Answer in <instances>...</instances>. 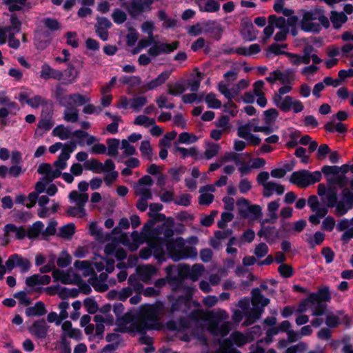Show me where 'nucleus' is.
I'll return each mask as SVG.
<instances>
[{
    "label": "nucleus",
    "instance_id": "nucleus-1",
    "mask_svg": "<svg viewBox=\"0 0 353 353\" xmlns=\"http://www.w3.org/2000/svg\"><path fill=\"white\" fill-rule=\"evenodd\" d=\"M184 294L174 297L172 295L168 296V300L171 303L168 311L170 316H173L176 312H181L188 315L192 307H197L199 303L193 299L194 289L189 286L183 288Z\"/></svg>",
    "mask_w": 353,
    "mask_h": 353
},
{
    "label": "nucleus",
    "instance_id": "nucleus-2",
    "mask_svg": "<svg viewBox=\"0 0 353 353\" xmlns=\"http://www.w3.org/2000/svg\"><path fill=\"white\" fill-rule=\"evenodd\" d=\"M251 294L252 304L254 309L246 314L247 317L245 321L246 325H252L260 319L263 312L264 307L270 302V299L265 297L261 294L260 288H253L251 291Z\"/></svg>",
    "mask_w": 353,
    "mask_h": 353
},
{
    "label": "nucleus",
    "instance_id": "nucleus-3",
    "mask_svg": "<svg viewBox=\"0 0 353 353\" xmlns=\"http://www.w3.org/2000/svg\"><path fill=\"white\" fill-rule=\"evenodd\" d=\"M204 319V312L201 309H194L186 315L180 316L177 321L170 320L166 322V328L172 332L180 330H187L190 327L191 323H198Z\"/></svg>",
    "mask_w": 353,
    "mask_h": 353
},
{
    "label": "nucleus",
    "instance_id": "nucleus-4",
    "mask_svg": "<svg viewBox=\"0 0 353 353\" xmlns=\"http://www.w3.org/2000/svg\"><path fill=\"white\" fill-rule=\"evenodd\" d=\"M137 332H145L147 330H159V323L157 308L149 305L143 316L133 324Z\"/></svg>",
    "mask_w": 353,
    "mask_h": 353
},
{
    "label": "nucleus",
    "instance_id": "nucleus-5",
    "mask_svg": "<svg viewBox=\"0 0 353 353\" xmlns=\"http://www.w3.org/2000/svg\"><path fill=\"white\" fill-rule=\"evenodd\" d=\"M321 179V172L314 171L310 172L307 170H300L292 172L290 178L292 184L301 188H305L311 185L319 182Z\"/></svg>",
    "mask_w": 353,
    "mask_h": 353
},
{
    "label": "nucleus",
    "instance_id": "nucleus-6",
    "mask_svg": "<svg viewBox=\"0 0 353 353\" xmlns=\"http://www.w3.org/2000/svg\"><path fill=\"white\" fill-rule=\"evenodd\" d=\"M176 271L174 265H170L165 268L168 283L172 286L173 291H177L185 287L183 285V280L190 277V265L185 264L177 269V275H174Z\"/></svg>",
    "mask_w": 353,
    "mask_h": 353
},
{
    "label": "nucleus",
    "instance_id": "nucleus-7",
    "mask_svg": "<svg viewBox=\"0 0 353 353\" xmlns=\"http://www.w3.org/2000/svg\"><path fill=\"white\" fill-rule=\"evenodd\" d=\"M236 203L239 206V214L241 217L246 219L249 214L253 216L254 219H258L261 216L262 212L260 205L256 204L250 205L249 201L243 197L238 199Z\"/></svg>",
    "mask_w": 353,
    "mask_h": 353
},
{
    "label": "nucleus",
    "instance_id": "nucleus-8",
    "mask_svg": "<svg viewBox=\"0 0 353 353\" xmlns=\"http://www.w3.org/2000/svg\"><path fill=\"white\" fill-rule=\"evenodd\" d=\"M6 265L7 266L8 272L9 273L11 272L15 267L20 268L21 272L25 273L27 272L31 267L30 261L18 254H11L6 261Z\"/></svg>",
    "mask_w": 353,
    "mask_h": 353
},
{
    "label": "nucleus",
    "instance_id": "nucleus-9",
    "mask_svg": "<svg viewBox=\"0 0 353 353\" xmlns=\"http://www.w3.org/2000/svg\"><path fill=\"white\" fill-rule=\"evenodd\" d=\"M153 0H132L129 7L127 8L130 16L135 19L146 10H150Z\"/></svg>",
    "mask_w": 353,
    "mask_h": 353
},
{
    "label": "nucleus",
    "instance_id": "nucleus-10",
    "mask_svg": "<svg viewBox=\"0 0 353 353\" xmlns=\"http://www.w3.org/2000/svg\"><path fill=\"white\" fill-rule=\"evenodd\" d=\"M154 45L149 48L148 53L149 55L156 57L162 53L169 54L177 49L179 42L175 41L172 43H157L154 41Z\"/></svg>",
    "mask_w": 353,
    "mask_h": 353
},
{
    "label": "nucleus",
    "instance_id": "nucleus-11",
    "mask_svg": "<svg viewBox=\"0 0 353 353\" xmlns=\"http://www.w3.org/2000/svg\"><path fill=\"white\" fill-rule=\"evenodd\" d=\"M331 299L330 288L323 286L319 288L316 292L310 293L306 298V301H309L311 305H314L315 303L330 302Z\"/></svg>",
    "mask_w": 353,
    "mask_h": 353
},
{
    "label": "nucleus",
    "instance_id": "nucleus-12",
    "mask_svg": "<svg viewBox=\"0 0 353 353\" xmlns=\"http://www.w3.org/2000/svg\"><path fill=\"white\" fill-rule=\"evenodd\" d=\"M171 71L165 70L160 73L156 78L151 80L148 83L143 84L141 86L140 90L141 93L146 92L148 90H152L157 88L162 85L170 78Z\"/></svg>",
    "mask_w": 353,
    "mask_h": 353
},
{
    "label": "nucleus",
    "instance_id": "nucleus-13",
    "mask_svg": "<svg viewBox=\"0 0 353 353\" xmlns=\"http://www.w3.org/2000/svg\"><path fill=\"white\" fill-rule=\"evenodd\" d=\"M49 330V325L46 321L42 319L34 321L32 325L28 327L29 332L37 339H46Z\"/></svg>",
    "mask_w": 353,
    "mask_h": 353
},
{
    "label": "nucleus",
    "instance_id": "nucleus-14",
    "mask_svg": "<svg viewBox=\"0 0 353 353\" xmlns=\"http://www.w3.org/2000/svg\"><path fill=\"white\" fill-rule=\"evenodd\" d=\"M168 256L173 261L176 262V256L179 254L181 248L184 245L183 237L178 236L165 243Z\"/></svg>",
    "mask_w": 353,
    "mask_h": 353
},
{
    "label": "nucleus",
    "instance_id": "nucleus-15",
    "mask_svg": "<svg viewBox=\"0 0 353 353\" xmlns=\"http://www.w3.org/2000/svg\"><path fill=\"white\" fill-rule=\"evenodd\" d=\"M203 33L210 34L211 37L218 41L222 37L223 29L215 20H208L203 23Z\"/></svg>",
    "mask_w": 353,
    "mask_h": 353
},
{
    "label": "nucleus",
    "instance_id": "nucleus-16",
    "mask_svg": "<svg viewBox=\"0 0 353 353\" xmlns=\"http://www.w3.org/2000/svg\"><path fill=\"white\" fill-rule=\"evenodd\" d=\"M167 223L168 224V225H166L165 223H163L162 226L159 227L156 230L157 234L161 233L163 234V236H157V238L159 239V241H163L165 243L171 239H174L173 236L174 234V232L172 228L174 224L173 218L168 217L167 219Z\"/></svg>",
    "mask_w": 353,
    "mask_h": 353
},
{
    "label": "nucleus",
    "instance_id": "nucleus-17",
    "mask_svg": "<svg viewBox=\"0 0 353 353\" xmlns=\"http://www.w3.org/2000/svg\"><path fill=\"white\" fill-rule=\"evenodd\" d=\"M40 78L46 81L50 79L61 81L63 78V71L52 68L50 65L45 63L41 65Z\"/></svg>",
    "mask_w": 353,
    "mask_h": 353
},
{
    "label": "nucleus",
    "instance_id": "nucleus-18",
    "mask_svg": "<svg viewBox=\"0 0 353 353\" xmlns=\"http://www.w3.org/2000/svg\"><path fill=\"white\" fill-rule=\"evenodd\" d=\"M148 245L152 250V256L157 260L158 263H161L165 261V242L161 241L155 237L148 243Z\"/></svg>",
    "mask_w": 353,
    "mask_h": 353
},
{
    "label": "nucleus",
    "instance_id": "nucleus-19",
    "mask_svg": "<svg viewBox=\"0 0 353 353\" xmlns=\"http://www.w3.org/2000/svg\"><path fill=\"white\" fill-rule=\"evenodd\" d=\"M69 199L71 202H76L77 207H79V211L82 212V215L85 214V204L87 203L89 199L88 193H78L76 190L70 192L69 194Z\"/></svg>",
    "mask_w": 353,
    "mask_h": 353
},
{
    "label": "nucleus",
    "instance_id": "nucleus-20",
    "mask_svg": "<svg viewBox=\"0 0 353 353\" xmlns=\"http://www.w3.org/2000/svg\"><path fill=\"white\" fill-rule=\"evenodd\" d=\"M67 89L63 88L61 84H58L52 90V97L58 101L59 105L68 107V105H71V103L68 101V95H65Z\"/></svg>",
    "mask_w": 353,
    "mask_h": 353
},
{
    "label": "nucleus",
    "instance_id": "nucleus-21",
    "mask_svg": "<svg viewBox=\"0 0 353 353\" xmlns=\"http://www.w3.org/2000/svg\"><path fill=\"white\" fill-rule=\"evenodd\" d=\"M51 281V277L49 275H40L38 274L28 276L26 279V284L30 288L37 285H48Z\"/></svg>",
    "mask_w": 353,
    "mask_h": 353
},
{
    "label": "nucleus",
    "instance_id": "nucleus-22",
    "mask_svg": "<svg viewBox=\"0 0 353 353\" xmlns=\"http://www.w3.org/2000/svg\"><path fill=\"white\" fill-rule=\"evenodd\" d=\"M27 104L34 109L39 108L40 105L43 107L50 106L51 109L54 106L52 101L43 98L40 95H35L34 97L27 99Z\"/></svg>",
    "mask_w": 353,
    "mask_h": 353
},
{
    "label": "nucleus",
    "instance_id": "nucleus-23",
    "mask_svg": "<svg viewBox=\"0 0 353 353\" xmlns=\"http://www.w3.org/2000/svg\"><path fill=\"white\" fill-rule=\"evenodd\" d=\"M46 312L45 304L41 301L37 302L32 307H28L25 311L27 316H41L46 314Z\"/></svg>",
    "mask_w": 353,
    "mask_h": 353
},
{
    "label": "nucleus",
    "instance_id": "nucleus-24",
    "mask_svg": "<svg viewBox=\"0 0 353 353\" xmlns=\"http://www.w3.org/2000/svg\"><path fill=\"white\" fill-rule=\"evenodd\" d=\"M197 250L195 247L185 245L184 242V245L181 248L179 254L176 256V261L187 259H194L197 256Z\"/></svg>",
    "mask_w": 353,
    "mask_h": 353
},
{
    "label": "nucleus",
    "instance_id": "nucleus-25",
    "mask_svg": "<svg viewBox=\"0 0 353 353\" xmlns=\"http://www.w3.org/2000/svg\"><path fill=\"white\" fill-rule=\"evenodd\" d=\"M275 221H272L271 219H265L263 220L261 224V229L258 231L257 235L262 238L263 237L268 242L270 239L271 236L273 234V232L275 230L274 226H265V223H274Z\"/></svg>",
    "mask_w": 353,
    "mask_h": 353
},
{
    "label": "nucleus",
    "instance_id": "nucleus-26",
    "mask_svg": "<svg viewBox=\"0 0 353 353\" xmlns=\"http://www.w3.org/2000/svg\"><path fill=\"white\" fill-rule=\"evenodd\" d=\"M330 19L334 29L340 28L348 19L344 12H339L335 10L331 11Z\"/></svg>",
    "mask_w": 353,
    "mask_h": 353
},
{
    "label": "nucleus",
    "instance_id": "nucleus-27",
    "mask_svg": "<svg viewBox=\"0 0 353 353\" xmlns=\"http://www.w3.org/2000/svg\"><path fill=\"white\" fill-rule=\"evenodd\" d=\"M3 4L8 6V10L11 12L21 11L26 6L28 8H31V3H28V0H3Z\"/></svg>",
    "mask_w": 353,
    "mask_h": 353
},
{
    "label": "nucleus",
    "instance_id": "nucleus-28",
    "mask_svg": "<svg viewBox=\"0 0 353 353\" xmlns=\"http://www.w3.org/2000/svg\"><path fill=\"white\" fill-rule=\"evenodd\" d=\"M157 269L152 265H143L137 269V273L143 281L150 280L152 276L157 274Z\"/></svg>",
    "mask_w": 353,
    "mask_h": 353
},
{
    "label": "nucleus",
    "instance_id": "nucleus-29",
    "mask_svg": "<svg viewBox=\"0 0 353 353\" xmlns=\"http://www.w3.org/2000/svg\"><path fill=\"white\" fill-rule=\"evenodd\" d=\"M6 233L15 232V237L18 240H22L27 236V230L23 226L17 227L14 224L8 223L4 226Z\"/></svg>",
    "mask_w": 353,
    "mask_h": 353
},
{
    "label": "nucleus",
    "instance_id": "nucleus-30",
    "mask_svg": "<svg viewBox=\"0 0 353 353\" xmlns=\"http://www.w3.org/2000/svg\"><path fill=\"white\" fill-rule=\"evenodd\" d=\"M63 77H65L63 83L65 84H72L75 83L79 77V72L75 69L74 66L69 63L68 68L63 72Z\"/></svg>",
    "mask_w": 353,
    "mask_h": 353
},
{
    "label": "nucleus",
    "instance_id": "nucleus-31",
    "mask_svg": "<svg viewBox=\"0 0 353 353\" xmlns=\"http://www.w3.org/2000/svg\"><path fill=\"white\" fill-rule=\"evenodd\" d=\"M83 165L85 170L92 171L94 173H101L106 171L103 164L95 159L86 161Z\"/></svg>",
    "mask_w": 353,
    "mask_h": 353
},
{
    "label": "nucleus",
    "instance_id": "nucleus-32",
    "mask_svg": "<svg viewBox=\"0 0 353 353\" xmlns=\"http://www.w3.org/2000/svg\"><path fill=\"white\" fill-rule=\"evenodd\" d=\"M324 129L330 133L337 132L339 134H345L347 131V126L341 122H338L335 125L333 121L327 122L324 125Z\"/></svg>",
    "mask_w": 353,
    "mask_h": 353
},
{
    "label": "nucleus",
    "instance_id": "nucleus-33",
    "mask_svg": "<svg viewBox=\"0 0 353 353\" xmlns=\"http://www.w3.org/2000/svg\"><path fill=\"white\" fill-rule=\"evenodd\" d=\"M44 225L40 221H37L34 222L28 230H27V237L29 239H35L39 237L41 234L43 229Z\"/></svg>",
    "mask_w": 353,
    "mask_h": 353
},
{
    "label": "nucleus",
    "instance_id": "nucleus-34",
    "mask_svg": "<svg viewBox=\"0 0 353 353\" xmlns=\"http://www.w3.org/2000/svg\"><path fill=\"white\" fill-rule=\"evenodd\" d=\"M77 148L76 143L74 141H70L65 143L62 148L61 152L59 155V158L64 161H67L70 157V154L73 152Z\"/></svg>",
    "mask_w": 353,
    "mask_h": 353
},
{
    "label": "nucleus",
    "instance_id": "nucleus-35",
    "mask_svg": "<svg viewBox=\"0 0 353 353\" xmlns=\"http://www.w3.org/2000/svg\"><path fill=\"white\" fill-rule=\"evenodd\" d=\"M63 112V119L67 122L75 123L79 120V110L75 107L68 105Z\"/></svg>",
    "mask_w": 353,
    "mask_h": 353
},
{
    "label": "nucleus",
    "instance_id": "nucleus-36",
    "mask_svg": "<svg viewBox=\"0 0 353 353\" xmlns=\"http://www.w3.org/2000/svg\"><path fill=\"white\" fill-rule=\"evenodd\" d=\"M326 199L327 200V206L329 208H334L336 205L338 201V192L336 186H328Z\"/></svg>",
    "mask_w": 353,
    "mask_h": 353
},
{
    "label": "nucleus",
    "instance_id": "nucleus-37",
    "mask_svg": "<svg viewBox=\"0 0 353 353\" xmlns=\"http://www.w3.org/2000/svg\"><path fill=\"white\" fill-rule=\"evenodd\" d=\"M52 134L53 136L58 137L61 140H66L72 135L70 130L62 124L56 126Z\"/></svg>",
    "mask_w": 353,
    "mask_h": 353
},
{
    "label": "nucleus",
    "instance_id": "nucleus-38",
    "mask_svg": "<svg viewBox=\"0 0 353 353\" xmlns=\"http://www.w3.org/2000/svg\"><path fill=\"white\" fill-rule=\"evenodd\" d=\"M167 86V92L172 96H178L183 93L186 90L183 82L179 81L175 82L173 85L171 83H168Z\"/></svg>",
    "mask_w": 353,
    "mask_h": 353
},
{
    "label": "nucleus",
    "instance_id": "nucleus-39",
    "mask_svg": "<svg viewBox=\"0 0 353 353\" xmlns=\"http://www.w3.org/2000/svg\"><path fill=\"white\" fill-rule=\"evenodd\" d=\"M108 145L107 154L110 157H116L119 152V140L116 138H109L106 140Z\"/></svg>",
    "mask_w": 353,
    "mask_h": 353
},
{
    "label": "nucleus",
    "instance_id": "nucleus-40",
    "mask_svg": "<svg viewBox=\"0 0 353 353\" xmlns=\"http://www.w3.org/2000/svg\"><path fill=\"white\" fill-rule=\"evenodd\" d=\"M42 22L45 28L52 32L61 30V24L57 19L47 17L43 19Z\"/></svg>",
    "mask_w": 353,
    "mask_h": 353
},
{
    "label": "nucleus",
    "instance_id": "nucleus-41",
    "mask_svg": "<svg viewBox=\"0 0 353 353\" xmlns=\"http://www.w3.org/2000/svg\"><path fill=\"white\" fill-rule=\"evenodd\" d=\"M301 28L306 32L319 33L321 30V26L317 23L301 21Z\"/></svg>",
    "mask_w": 353,
    "mask_h": 353
},
{
    "label": "nucleus",
    "instance_id": "nucleus-42",
    "mask_svg": "<svg viewBox=\"0 0 353 353\" xmlns=\"http://www.w3.org/2000/svg\"><path fill=\"white\" fill-rule=\"evenodd\" d=\"M10 25L7 26L6 30L12 32L14 30L16 33H19L21 30L22 23L18 18V16L15 13H12L10 15Z\"/></svg>",
    "mask_w": 353,
    "mask_h": 353
},
{
    "label": "nucleus",
    "instance_id": "nucleus-43",
    "mask_svg": "<svg viewBox=\"0 0 353 353\" xmlns=\"http://www.w3.org/2000/svg\"><path fill=\"white\" fill-rule=\"evenodd\" d=\"M325 239V234L322 232H316L313 237H309L307 242L310 248H314L316 245H321Z\"/></svg>",
    "mask_w": 353,
    "mask_h": 353
},
{
    "label": "nucleus",
    "instance_id": "nucleus-44",
    "mask_svg": "<svg viewBox=\"0 0 353 353\" xmlns=\"http://www.w3.org/2000/svg\"><path fill=\"white\" fill-rule=\"evenodd\" d=\"M279 112L275 108H270L263 112L264 115V123L265 124H273L277 117H279Z\"/></svg>",
    "mask_w": 353,
    "mask_h": 353
},
{
    "label": "nucleus",
    "instance_id": "nucleus-45",
    "mask_svg": "<svg viewBox=\"0 0 353 353\" xmlns=\"http://www.w3.org/2000/svg\"><path fill=\"white\" fill-rule=\"evenodd\" d=\"M75 232V225L72 223L66 224L59 228V235L65 239H70Z\"/></svg>",
    "mask_w": 353,
    "mask_h": 353
},
{
    "label": "nucleus",
    "instance_id": "nucleus-46",
    "mask_svg": "<svg viewBox=\"0 0 353 353\" xmlns=\"http://www.w3.org/2000/svg\"><path fill=\"white\" fill-rule=\"evenodd\" d=\"M67 98L71 104L74 103L77 106H81L90 101L89 99L79 93L69 94Z\"/></svg>",
    "mask_w": 353,
    "mask_h": 353
},
{
    "label": "nucleus",
    "instance_id": "nucleus-47",
    "mask_svg": "<svg viewBox=\"0 0 353 353\" xmlns=\"http://www.w3.org/2000/svg\"><path fill=\"white\" fill-rule=\"evenodd\" d=\"M268 21L270 23H272L281 30L288 28L287 26L286 19L283 17H278L275 14H272L269 16Z\"/></svg>",
    "mask_w": 353,
    "mask_h": 353
},
{
    "label": "nucleus",
    "instance_id": "nucleus-48",
    "mask_svg": "<svg viewBox=\"0 0 353 353\" xmlns=\"http://www.w3.org/2000/svg\"><path fill=\"white\" fill-rule=\"evenodd\" d=\"M84 306L88 314H94L99 310V305L97 301L92 297H88L84 299Z\"/></svg>",
    "mask_w": 353,
    "mask_h": 353
},
{
    "label": "nucleus",
    "instance_id": "nucleus-49",
    "mask_svg": "<svg viewBox=\"0 0 353 353\" xmlns=\"http://www.w3.org/2000/svg\"><path fill=\"white\" fill-rule=\"evenodd\" d=\"M205 101L209 108L219 109L221 107V101L216 99V95L213 92L208 94Z\"/></svg>",
    "mask_w": 353,
    "mask_h": 353
},
{
    "label": "nucleus",
    "instance_id": "nucleus-50",
    "mask_svg": "<svg viewBox=\"0 0 353 353\" xmlns=\"http://www.w3.org/2000/svg\"><path fill=\"white\" fill-rule=\"evenodd\" d=\"M52 276L54 280H59L63 284L72 283V281L70 279L69 274L64 271L56 270L53 272Z\"/></svg>",
    "mask_w": 353,
    "mask_h": 353
},
{
    "label": "nucleus",
    "instance_id": "nucleus-51",
    "mask_svg": "<svg viewBox=\"0 0 353 353\" xmlns=\"http://www.w3.org/2000/svg\"><path fill=\"white\" fill-rule=\"evenodd\" d=\"M287 45H279L276 43L271 44L268 46V48L266 50V57H270V54H273L274 55H280V54H284L285 53H288V52L283 51L281 50V48H286Z\"/></svg>",
    "mask_w": 353,
    "mask_h": 353
},
{
    "label": "nucleus",
    "instance_id": "nucleus-52",
    "mask_svg": "<svg viewBox=\"0 0 353 353\" xmlns=\"http://www.w3.org/2000/svg\"><path fill=\"white\" fill-rule=\"evenodd\" d=\"M71 256L65 251H63L57 259V265L59 268H64L68 267L71 263Z\"/></svg>",
    "mask_w": 353,
    "mask_h": 353
},
{
    "label": "nucleus",
    "instance_id": "nucleus-53",
    "mask_svg": "<svg viewBox=\"0 0 353 353\" xmlns=\"http://www.w3.org/2000/svg\"><path fill=\"white\" fill-rule=\"evenodd\" d=\"M139 150L143 156L147 157L149 161H152V148L149 141H143L141 143Z\"/></svg>",
    "mask_w": 353,
    "mask_h": 353
},
{
    "label": "nucleus",
    "instance_id": "nucleus-54",
    "mask_svg": "<svg viewBox=\"0 0 353 353\" xmlns=\"http://www.w3.org/2000/svg\"><path fill=\"white\" fill-rule=\"evenodd\" d=\"M230 339L238 347H242L247 343L245 336L240 332H234L230 335Z\"/></svg>",
    "mask_w": 353,
    "mask_h": 353
},
{
    "label": "nucleus",
    "instance_id": "nucleus-55",
    "mask_svg": "<svg viewBox=\"0 0 353 353\" xmlns=\"http://www.w3.org/2000/svg\"><path fill=\"white\" fill-rule=\"evenodd\" d=\"M112 18L117 24H121L127 19V15L123 10L115 8L112 14Z\"/></svg>",
    "mask_w": 353,
    "mask_h": 353
},
{
    "label": "nucleus",
    "instance_id": "nucleus-56",
    "mask_svg": "<svg viewBox=\"0 0 353 353\" xmlns=\"http://www.w3.org/2000/svg\"><path fill=\"white\" fill-rule=\"evenodd\" d=\"M13 297L17 299L19 301V303L24 306H28L31 304V299L28 297L27 292L26 291L21 290L15 292L13 294Z\"/></svg>",
    "mask_w": 353,
    "mask_h": 353
},
{
    "label": "nucleus",
    "instance_id": "nucleus-57",
    "mask_svg": "<svg viewBox=\"0 0 353 353\" xmlns=\"http://www.w3.org/2000/svg\"><path fill=\"white\" fill-rule=\"evenodd\" d=\"M203 270L204 267L203 265L199 263L193 265L192 268H190V278L194 281H196Z\"/></svg>",
    "mask_w": 353,
    "mask_h": 353
},
{
    "label": "nucleus",
    "instance_id": "nucleus-58",
    "mask_svg": "<svg viewBox=\"0 0 353 353\" xmlns=\"http://www.w3.org/2000/svg\"><path fill=\"white\" fill-rule=\"evenodd\" d=\"M128 30L129 32L126 36L127 44L129 46H133L138 40L139 33L133 27H128Z\"/></svg>",
    "mask_w": 353,
    "mask_h": 353
},
{
    "label": "nucleus",
    "instance_id": "nucleus-59",
    "mask_svg": "<svg viewBox=\"0 0 353 353\" xmlns=\"http://www.w3.org/2000/svg\"><path fill=\"white\" fill-rule=\"evenodd\" d=\"M234 219V214L230 212H222L221 219L218 221L217 225L220 229H224L227 226V223Z\"/></svg>",
    "mask_w": 353,
    "mask_h": 353
},
{
    "label": "nucleus",
    "instance_id": "nucleus-60",
    "mask_svg": "<svg viewBox=\"0 0 353 353\" xmlns=\"http://www.w3.org/2000/svg\"><path fill=\"white\" fill-rule=\"evenodd\" d=\"M147 102L148 100L145 97H136L131 99L130 108L134 110H137L144 106Z\"/></svg>",
    "mask_w": 353,
    "mask_h": 353
},
{
    "label": "nucleus",
    "instance_id": "nucleus-61",
    "mask_svg": "<svg viewBox=\"0 0 353 353\" xmlns=\"http://www.w3.org/2000/svg\"><path fill=\"white\" fill-rule=\"evenodd\" d=\"M321 8L318 7L316 8L314 10L307 11L303 14L302 21H312L314 20H318V16L320 14V10H321Z\"/></svg>",
    "mask_w": 353,
    "mask_h": 353
},
{
    "label": "nucleus",
    "instance_id": "nucleus-62",
    "mask_svg": "<svg viewBox=\"0 0 353 353\" xmlns=\"http://www.w3.org/2000/svg\"><path fill=\"white\" fill-rule=\"evenodd\" d=\"M198 140V137L194 134H190L184 132L179 134V142L181 143H192Z\"/></svg>",
    "mask_w": 353,
    "mask_h": 353
},
{
    "label": "nucleus",
    "instance_id": "nucleus-63",
    "mask_svg": "<svg viewBox=\"0 0 353 353\" xmlns=\"http://www.w3.org/2000/svg\"><path fill=\"white\" fill-rule=\"evenodd\" d=\"M278 272L280 275L285 279L290 278L293 275V269L292 266L288 264H281L278 268Z\"/></svg>",
    "mask_w": 353,
    "mask_h": 353
},
{
    "label": "nucleus",
    "instance_id": "nucleus-64",
    "mask_svg": "<svg viewBox=\"0 0 353 353\" xmlns=\"http://www.w3.org/2000/svg\"><path fill=\"white\" fill-rule=\"evenodd\" d=\"M341 194L344 202L348 205L349 208H353V192L347 188H344Z\"/></svg>",
    "mask_w": 353,
    "mask_h": 353
}]
</instances>
